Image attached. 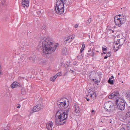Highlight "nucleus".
I'll return each mask as SVG.
<instances>
[{
	"label": "nucleus",
	"instance_id": "obj_1",
	"mask_svg": "<svg viewBox=\"0 0 130 130\" xmlns=\"http://www.w3.org/2000/svg\"><path fill=\"white\" fill-rule=\"evenodd\" d=\"M39 46L45 54L51 53L55 50L57 45H54L53 41L49 37L41 39Z\"/></svg>",
	"mask_w": 130,
	"mask_h": 130
},
{
	"label": "nucleus",
	"instance_id": "obj_2",
	"mask_svg": "<svg viewBox=\"0 0 130 130\" xmlns=\"http://www.w3.org/2000/svg\"><path fill=\"white\" fill-rule=\"evenodd\" d=\"M58 116V118L55 119V123L56 125H63L65 123L68 117L67 115L64 113L62 110H59L56 113Z\"/></svg>",
	"mask_w": 130,
	"mask_h": 130
},
{
	"label": "nucleus",
	"instance_id": "obj_3",
	"mask_svg": "<svg viewBox=\"0 0 130 130\" xmlns=\"http://www.w3.org/2000/svg\"><path fill=\"white\" fill-rule=\"evenodd\" d=\"M125 102L124 100L121 98L116 100V103L119 109L122 110L124 109L125 106Z\"/></svg>",
	"mask_w": 130,
	"mask_h": 130
},
{
	"label": "nucleus",
	"instance_id": "obj_4",
	"mask_svg": "<svg viewBox=\"0 0 130 130\" xmlns=\"http://www.w3.org/2000/svg\"><path fill=\"white\" fill-rule=\"evenodd\" d=\"M113 104L111 102L109 101L105 103L104 105V108L105 110L108 111L110 112L113 107Z\"/></svg>",
	"mask_w": 130,
	"mask_h": 130
},
{
	"label": "nucleus",
	"instance_id": "obj_5",
	"mask_svg": "<svg viewBox=\"0 0 130 130\" xmlns=\"http://www.w3.org/2000/svg\"><path fill=\"white\" fill-rule=\"evenodd\" d=\"M60 1L57 2L56 6H55V8L64 9V4L66 3L67 0H59Z\"/></svg>",
	"mask_w": 130,
	"mask_h": 130
},
{
	"label": "nucleus",
	"instance_id": "obj_6",
	"mask_svg": "<svg viewBox=\"0 0 130 130\" xmlns=\"http://www.w3.org/2000/svg\"><path fill=\"white\" fill-rule=\"evenodd\" d=\"M109 99H113L116 100L120 98V95L118 92H116L112 93L111 94L109 95L108 96Z\"/></svg>",
	"mask_w": 130,
	"mask_h": 130
},
{
	"label": "nucleus",
	"instance_id": "obj_7",
	"mask_svg": "<svg viewBox=\"0 0 130 130\" xmlns=\"http://www.w3.org/2000/svg\"><path fill=\"white\" fill-rule=\"evenodd\" d=\"M119 15L115 16L114 18V21L115 24L120 27L123 23H122L121 21L118 18Z\"/></svg>",
	"mask_w": 130,
	"mask_h": 130
},
{
	"label": "nucleus",
	"instance_id": "obj_8",
	"mask_svg": "<svg viewBox=\"0 0 130 130\" xmlns=\"http://www.w3.org/2000/svg\"><path fill=\"white\" fill-rule=\"evenodd\" d=\"M22 85L20 84L17 82H14L11 85V87L12 88L19 87H22Z\"/></svg>",
	"mask_w": 130,
	"mask_h": 130
},
{
	"label": "nucleus",
	"instance_id": "obj_9",
	"mask_svg": "<svg viewBox=\"0 0 130 130\" xmlns=\"http://www.w3.org/2000/svg\"><path fill=\"white\" fill-rule=\"evenodd\" d=\"M53 123L52 121H49L46 124V126L48 130H52Z\"/></svg>",
	"mask_w": 130,
	"mask_h": 130
},
{
	"label": "nucleus",
	"instance_id": "obj_10",
	"mask_svg": "<svg viewBox=\"0 0 130 130\" xmlns=\"http://www.w3.org/2000/svg\"><path fill=\"white\" fill-rule=\"evenodd\" d=\"M21 46L22 47H24L28 46L29 44L26 40L22 41L21 42Z\"/></svg>",
	"mask_w": 130,
	"mask_h": 130
},
{
	"label": "nucleus",
	"instance_id": "obj_11",
	"mask_svg": "<svg viewBox=\"0 0 130 130\" xmlns=\"http://www.w3.org/2000/svg\"><path fill=\"white\" fill-rule=\"evenodd\" d=\"M60 103L57 104L58 105L59 107L61 109H63L65 107L66 108L65 106L66 105V103L65 101L64 102H60Z\"/></svg>",
	"mask_w": 130,
	"mask_h": 130
},
{
	"label": "nucleus",
	"instance_id": "obj_12",
	"mask_svg": "<svg viewBox=\"0 0 130 130\" xmlns=\"http://www.w3.org/2000/svg\"><path fill=\"white\" fill-rule=\"evenodd\" d=\"M119 15L118 18L119 20L121 21L122 23H124L126 21V17L124 16L121 15Z\"/></svg>",
	"mask_w": 130,
	"mask_h": 130
},
{
	"label": "nucleus",
	"instance_id": "obj_13",
	"mask_svg": "<svg viewBox=\"0 0 130 130\" xmlns=\"http://www.w3.org/2000/svg\"><path fill=\"white\" fill-rule=\"evenodd\" d=\"M22 4L24 7L25 6L28 7L29 6V2L28 0H23Z\"/></svg>",
	"mask_w": 130,
	"mask_h": 130
},
{
	"label": "nucleus",
	"instance_id": "obj_14",
	"mask_svg": "<svg viewBox=\"0 0 130 130\" xmlns=\"http://www.w3.org/2000/svg\"><path fill=\"white\" fill-rule=\"evenodd\" d=\"M36 58V57L35 56L33 55L30 57L29 58V59L30 62L33 63L35 61Z\"/></svg>",
	"mask_w": 130,
	"mask_h": 130
},
{
	"label": "nucleus",
	"instance_id": "obj_15",
	"mask_svg": "<svg viewBox=\"0 0 130 130\" xmlns=\"http://www.w3.org/2000/svg\"><path fill=\"white\" fill-rule=\"evenodd\" d=\"M56 11L57 13L59 14H61L63 13L64 12V9L55 8Z\"/></svg>",
	"mask_w": 130,
	"mask_h": 130
},
{
	"label": "nucleus",
	"instance_id": "obj_16",
	"mask_svg": "<svg viewBox=\"0 0 130 130\" xmlns=\"http://www.w3.org/2000/svg\"><path fill=\"white\" fill-rule=\"evenodd\" d=\"M75 111V112L77 113L79 112V108L78 105L76 104H75L74 105Z\"/></svg>",
	"mask_w": 130,
	"mask_h": 130
},
{
	"label": "nucleus",
	"instance_id": "obj_17",
	"mask_svg": "<svg viewBox=\"0 0 130 130\" xmlns=\"http://www.w3.org/2000/svg\"><path fill=\"white\" fill-rule=\"evenodd\" d=\"M125 40L124 39L121 38L120 39L119 41V46H120L122 45L124 43Z\"/></svg>",
	"mask_w": 130,
	"mask_h": 130
},
{
	"label": "nucleus",
	"instance_id": "obj_18",
	"mask_svg": "<svg viewBox=\"0 0 130 130\" xmlns=\"http://www.w3.org/2000/svg\"><path fill=\"white\" fill-rule=\"evenodd\" d=\"M37 107L39 109V110L42 109L44 107L43 104L41 103L37 105Z\"/></svg>",
	"mask_w": 130,
	"mask_h": 130
},
{
	"label": "nucleus",
	"instance_id": "obj_19",
	"mask_svg": "<svg viewBox=\"0 0 130 130\" xmlns=\"http://www.w3.org/2000/svg\"><path fill=\"white\" fill-rule=\"evenodd\" d=\"M39 109L37 107V106H35L33 109V111L34 112H35L39 110Z\"/></svg>",
	"mask_w": 130,
	"mask_h": 130
},
{
	"label": "nucleus",
	"instance_id": "obj_20",
	"mask_svg": "<svg viewBox=\"0 0 130 130\" xmlns=\"http://www.w3.org/2000/svg\"><path fill=\"white\" fill-rule=\"evenodd\" d=\"M70 108H68L66 110L63 111L64 113H65L66 115H67V116L68 117V114L70 111Z\"/></svg>",
	"mask_w": 130,
	"mask_h": 130
},
{
	"label": "nucleus",
	"instance_id": "obj_21",
	"mask_svg": "<svg viewBox=\"0 0 130 130\" xmlns=\"http://www.w3.org/2000/svg\"><path fill=\"white\" fill-rule=\"evenodd\" d=\"M67 52V49L66 47H64L62 50V52L63 54H66Z\"/></svg>",
	"mask_w": 130,
	"mask_h": 130
},
{
	"label": "nucleus",
	"instance_id": "obj_22",
	"mask_svg": "<svg viewBox=\"0 0 130 130\" xmlns=\"http://www.w3.org/2000/svg\"><path fill=\"white\" fill-rule=\"evenodd\" d=\"M82 47L80 51V53H82V52L85 48V45L84 43H82Z\"/></svg>",
	"mask_w": 130,
	"mask_h": 130
},
{
	"label": "nucleus",
	"instance_id": "obj_23",
	"mask_svg": "<svg viewBox=\"0 0 130 130\" xmlns=\"http://www.w3.org/2000/svg\"><path fill=\"white\" fill-rule=\"evenodd\" d=\"M108 82L109 84L111 85L113 84V80H111V78H109Z\"/></svg>",
	"mask_w": 130,
	"mask_h": 130
},
{
	"label": "nucleus",
	"instance_id": "obj_24",
	"mask_svg": "<svg viewBox=\"0 0 130 130\" xmlns=\"http://www.w3.org/2000/svg\"><path fill=\"white\" fill-rule=\"evenodd\" d=\"M119 47V46H118L114 45L113 46V48L115 51H116L118 50Z\"/></svg>",
	"mask_w": 130,
	"mask_h": 130
},
{
	"label": "nucleus",
	"instance_id": "obj_25",
	"mask_svg": "<svg viewBox=\"0 0 130 130\" xmlns=\"http://www.w3.org/2000/svg\"><path fill=\"white\" fill-rule=\"evenodd\" d=\"M126 95L127 98L129 99V100H130V92H127Z\"/></svg>",
	"mask_w": 130,
	"mask_h": 130
},
{
	"label": "nucleus",
	"instance_id": "obj_26",
	"mask_svg": "<svg viewBox=\"0 0 130 130\" xmlns=\"http://www.w3.org/2000/svg\"><path fill=\"white\" fill-rule=\"evenodd\" d=\"M81 53H80V54H79L78 56H77V57L80 59H82L83 56V54H80Z\"/></svg>",
	"mask_w": 130,
	"mask_h": 130
},
{
	"label": "nucleus",
	"instance_id": "obj_27",
	"mask_svg": "<svg viewBox=\"0 0 130 130\" xmlns=\"http://www.w3.org/2000/svg\"><path fill=\"white\" fill-rule=\"evenodd\" d=\"M68 37L70 38V39L72 41V40L74 39L75 36L74 35H72Z\"/></svg>",
	"mask_w": 130,
	"mask_h": 130
},
{
	"label": "nucleus",
	"instance_id": "obj_28",
	"mask_svg": "<svg viewBox=\"0 0 130 130\" xmlns=\"http://www.w3.org/2000/svg\"><path fill=\"white\" fill-rule=\"evenodd\" d=\"M41 59L40 58H36V60H35V61L36 62L40 63V61H41Z\"/></svg>",
	"mask_w": 130,
	"mask_h": 130
},
{
	"label": "nucleus",
	"instance_id": "obj_29",
	"mask_svg": "<svg viewBox=\"0 0 130 130\" xmlns=\"http://www.w3.org/2000/svg\"><path fill=\"white\" fill-rule=\"evenodd\" d=\"M21 93L23 94H25L26 93V91L24 89H22L21 90Z\"/></svg>",
	"mask_w": 130,
	"mask_h": 130
},
{
	"label": "nucleus",
	"instance_id": "obj_30",
	"mask_svg": "<svg viewBox=\"0 0 130 130\" xmlns=\"http://www.w3.org/2000/svg\"><path fill=\"white\" fill-rule=\"evenodd\" d=\"M91 18H90L86 22V24L87 25L89 24L91 22Z\"/></svg>",
	"mask_w": 130,
	"mask_h": 130
},
{
	"label": "nucleus",
	"instance_id": "obj_31",
	"mask_svg": "<svg viewBox=\"0 0 130 130\" xmlns=\"http://www.w3.org/2000/svg\"><path fill=\"white\" fill-rule=\"evenodd\" d=\"M126 117L129 118L130 117V112L128 111L126 113V115H125Z\"/></svg>",
	"mask_w": 130,
	"mask_h": 130
},
{
	"label": "nucleus",
	"instance_id": "obj_32",
	"mask_svg": "<svg viewBox=\"0 0 130 130\" xmlns=\"http://www.w3.org/2000/svg\"><path fill=\"white\" fill-rule=\"evenodd\" d=\"M126 127L128 130H130V124H127Z\"/></svg>",
	"mask_w": 130,
	"mask_h": 130
},
{
	"label": "nucleus",
	"instance_id": "obj_33",
	"mask_svg": "<svg viewBox=\"0 0 130 130\" xmlns=\"http://www.w3.org/2000/svg\"><path fill=\"white\" fill-rule=\"evenodd\" d=\"M70 39V38L69 37H67V39H66V41H68L69 42H70L71 41H72Z\"/></svg>",
	"mask_w": 130,
	"mask_h": 130
},
{
	"label": "nucleus",
	"instance_id": "obj_34",
	"mask_svg": "<svg viewBox=\"0 0 130 130\" xmlns=\"http://www.w3.org/2000/svg\"><path fill=\"white\" fill-rule=\"evenodd\" d=\"M111 55V52H108L107 53V54L106 55L108 57H110V56Z\"/></svg>",
	"mask_w": 130,
	"mask_h": 130
},
{
	"label": "nucleus",
	"instance_id": "obj_35",
	"mask_svg": "<svg viewBox=\"0 0 130 130\" xmlns=\"http://www.w3.org/2000/svg\"><path fill=\"white\" fill-rule=\"evenodd\" d=\"M55 79L53 77H52L50 78V80L51 81L54 82Z\"/></svg>",
	"mask_w": 130,
	"mask_h": 130
},
{
	"label": "nucleus",
	"instance_id": "obj_36",
	"mask_svg": "<svg viewBox=\"0 0 130 130\" xmlns=\"http://www.w3.org/2000/svg\"><path fill=\"white\" fill-rule=\"evenodd\" d=\"M24 55H22L21 56V58L20 59V60H22L23 59H24Z\"/></svg>",
	"mask_w": 130,
	"mask_h": 130
},
{
	"label": "nucleus",
	"instance_id": "obj_37",
	"mask_svg": "<svg viewBox=\"0 0 130 130\" xmlns=\"http://www.w3.org/2000/svg\"><path fill=\"white\" fill-rule=\"evenodd\" d=\"M56 75H57L58 76H61V74L60 72H59L57 74H56Z\"/></svg>",
	"mask_w": 130,
	"mask_h": 130
},
{
	"label": "nucleus",
	"instance_id": "obj_38",
	"mask_svg": "<svg viewBox=\"0 0 130 130\" xmlns=\"http://www.w3.org/2000/svg\"><path fill=\"white\" fill-rule=\"evenodd\" d=\"M102 50L103 51H105L107 50V48L106 47L104 48V47H102Z\"/></svg>",
	"mask_w": 130,
	"mask_h": 130
},
{
	"label": "nucleus",
	"instance_id": "obj_39",
	"mask_svg": "<svg viewBox=\"0 0 130 130\" xmlns=\"http://www.w3.org/2000/svg\"><path fill=\"white\" fill-rule=\"evenodd\" d=\"M46 26L45 25H43L42 27V28L44 29H45V28Z\"/></svg>",
	"mask_w": 130,
	"mask_h": 130
},
{
	"label": "nucleus",
	"instance_id": "obj_40",
	"mask_svg": "<svg viewBox=\"0 0 130 130\" xmlns=\"http://www.w3.org/2000/svg\"><path fill=\"white\" fill-rule=\"evenodd\" d=\"M92 56H93L94 55V52H93V49H92Z\"/></svg>",
	"mask_w": 130,
	"mask_h": 130
},
{
	"label": "nucleus",
	"instance_id": "obj_41",
	"mask_svg": "<svg viewBox=\"0 0 130 130\" xmlns=\"http://www.w3.org/2000/svg\"><path fill=\"white\" fill-rule=\"evenodd\" d=\"M57 76H57V75H56L53 77H54V78L55 79Z\"/></svg>",
	"mask_w": 130,
	"mask_h": 130
},
{
	"label": "nucleus",
	"instance_id": "obj_42",
	"mask_svg": "<svg viewBox=\"0 0 130 130\" xmlns=\"http://www.w3.org/2000/svg\"><path fill=\"white\" fill-rule=\"evenodd\" d=\"M37 13L39 15L41 13V11L37 12Z\"/></svg>",
	"mask_w": 130,
	"mask_h": 130
},
{
	"label": "nucleus",
	"instance_id": "obj_43",
	"mask_svg": "<svg viewBox=\"0 0 130 130\" xmlns=\"http://www.w3.org/2000/svg\"><path fill=\"white\" fill-rule=\"evenodd\" d=\"M78 26V25L77 24H76L75 25V28H77Z\"/></svg>",
	"mask_w": 130,
	"mask_h": 130
},
{
	"label": "nucleus",
	"instance_id": "obj_44",
	"mask_svg": "<svg viewBox=\"0 0 130 130\" xmlns=\"http://www.w3.org/2000/svg\"><path fill=\"white\" fill-rule=\"evenodd\" d=\"M95 80L96 81H95V82L96 84L98 83L99 82L97 80H96V79H95Z\"/></svg>",
	"mask_w": 130,
	"mask_h": 130
},
{
	"label": "nucleus",
	"instance_id": "obj_45",
	"mask_svg": "<svg viewBox=\"0 0 130 130\" xmlns=\"http://www.w3.org/2000/svg\"><path fill=\"white\" fill-rule=\"evenodd\" d=\"M70 61L69 62V63L68 64H67L66 65L67 66V67H69L70 65Z\"/></svg>",
	"mask_w": 130,
	"mask_h": 130
},
{
	"label": "nucleus",
	"instance_id": "obj_46",
	"mask_svg": "<svg viewBox=\"0 0 130 130\" xmlns=\"http://www.w3.org/2000/svg\"><path fill=\"white\" fill-rule=\"evenodd\" d=\"M119 43H116V44H115V46H117V45H118V44Z\"/></svg>",
	"mask_w": 130,
	"mask_h": 130
},
{
	"label": "nucleus",
	"instance_id": "obj_47",
	"mask_svg": "<svg viewBox=\"0 0 130 130\" xmlns=\"http://www.w3.org/2000/svg\"><path fill=\"white\" fill-rule=\"evenodd\" d=\"M108 57V56H107L106 55V56H105L104 57V59H106L107 57Z\"/></svg>",
	"mask_w": 130,
	"mask_h": 130
},
{
	"label": "nucleus",
	"instance_id": "obj_48",
	"mask_svg": "<svg viewBox=\"0 0 130 130\" xmlns=\"http://www.w3.org/2000/svg\"><path fill=\"white\" fill-rule=\"evenodd\" d=\"M120 130H125V129L124 128H121Z\"/></svg>",
	"mask_w": 130,
	"mask_h": 130
},
{
	"label": "nucleus",
	"instance_id": "obj_49",
	"mask_svg": "<svg viewBox=\"0 0 130 130\" xmlns=\"http://www.w3.org/2000/svg\"><path fill=\"white\" fill-rule=\"evenodd\" d=\"M20 106H21L20 105H19L17 107L18 108H19L20 107Z\"/></svg>",
	"mask_w": 130,
	"mask_h": 130
},
{
	"label": "nucleus",
	"instance_id": "obj_50",
	"mask_svg": "<svg viewBox=\"0 0 130 130\" xmlns=\"http://www.w3.org/2000/svg\"><path fill=\"white\" fill-rule=\"evenodd\" d=\"M114 78L113 76V75L111 76V78H110L111 79L113 78Z\"/></svg>",
	"mask_w": 130,
	"mask_h": 130
},
{
	"label": "nucleus",
	"instance_id": "obj_51",
	"mask_svg": "<svg viewBox=\"0 0 130 130\" xmlns=\"http://www.w3.org/2000/svg\"><path fill=\"white\" fill-rule=\"evenodd\" d=\"M86 99L87 101H89V99L86 98Z\"/></svg>",
	"mask_w": 130,
	"mask_h": 130
},
{
	"label": "nucleus",
	"instance_id": "obj_52",
	"mask_svg": "<svg viewBox=\"0 0 130 130\" xmlns=\"http://www.w3.org/2000/svg\"><path fill=\"white\" fill-rule=\"evenodd\" d=\"M91 49H90V50H89L88 51V52H91Z\"/></svg>",
	"mask_w": 130,
	"mask_h": 130
},
{
	"label": "nucleus",
	"instance_id": "obj_53",
	"mask_svg": "<svg viewBox=\"0 0 130 130\" xmlns=\"http://www.w3.org/2000/svg\"><path fill=\"white\" fill-rule=\"evenodd\" d=\"M88 130H94V129H93L92 128V129H88Z\"/></svg>",
	"mask_w": 130,
	"mask_h": 130
},
{
	"label": "nucleus",
	"instance_id": "obj_54",
	"mask_svg": "<svg viewBox=\"0 0 130 130\" xmlns=\"http://www.w3.org/2000/svg\"><path fill=\"white\" fill-rule=\"evenodd\" d=\"M103 53L104 54H105L106 53L104 51H103Z\"/></svg>",
	"mask_w": 130,
	"mask_h": 130
},
{
	"label": "nucleus",
	"instance_id": "obj_55",
	"mask_svg": "<svg viewBox=\"0 0 130 130\" xmlns=\"http://www.w3.org/2000/svg\"><path fill=\"white\" fill-rule=\"evenodd\" d=\"M70 70L71 71H72L73 72H74L73 71V70H71L70 69Z\"/></svg>",
	"mask_w": 130,
	"mask_h": 130
},
{
	"label": "nucleus",
	"instance_id": "obj_56",
	"mask_svg": "<svg viewBox=\"0 0 130 130\" xmlns=\"http://www.w3.org/2000/svg\"><path fill=\"white\" fill-rule=\"evenodd\" d=\"M92 81L95 82V79H92Z\"/></svg>",
	"mask_w": 130,
	"mask_h": 130
},
{
	"label": "nucleus",
	"instance_id": "obj_57",
	"mask_svg": "<svg viewBox=\"0 0 130 130\" xmlns=\"http://www.w3.org/2000/svg\"><path fill=\"white\" fill-rule=\"evenodd\" d=\"M94 110H92V112H94Z\"/></svg>",
	"mask_w": 130,
	"mask_h": 130
},
{
	"label": "nucleus",
	"instance_id": "obj_58",
	"mask_svg": "<svg viewBox=\"0 0 130 130\" xmlns=\"http://www.w3.org/2000/svg\"><path fill=\"white\" fill-rule=\"evenodd\" d=\"M76 63H74V65H75V64H76Z\"/></svg>",
	"mask_w": 130,
	"mask_h": 130
},
{
	"label": "nucleus",
	"instance_id": "obj_59",
	"mask_svg": "<svg viewBox=\"0 0 130 130\" xmlns=\"http://www.w3.org/2000/svg\"><path fill=\"white\" fill-rule=\"evenodd\" d=\"M90 96H91V98H92V95H91Z\"/></svg>",
	"mask_w": 130,
	"mask_h": 130
},
{
	"label": "nucleus",
	"instance_id": "obj_60",
	"mask_svg": "<svg viewBox=\"0 0 130 130\" xmlns=\"http://www.w3.org/2000/svg\"><path fill=\"white\" fill-rule=\"evenodd\" d=\"M96 52H99V51H96Z\"/></svg>",
	"mask_w": 130,
	"mask_h": 130
},
{
	"label": "nucleus",
	"instance_id": "obj_61",
	"mask_svg": "<svg viewBox=\"0 0 130 130\" xmlns=\"http://www.w3.org/2000/svg\"><path fill=\"white\" fill-rule=\"evenodd\" d=\"M118 74L119 75V73Z\"/></svg>",
	"mask_w": 130,
	"mask_h": 130
},
{
	"label": "nucleus",
	"instance_id": "obj_62",
	"mask_svg": "<svg viewBox=\"0 0 130 130\" xmlns=\"http://www.w3.org/2000/svg\"><path fill=\"white\" fill-rule=\"evenodd\" d=\"M4 130H6V129H4Z\"/></svg>",
	"mask_w": 130,
	"mask_h": 130
}]
</instances>
